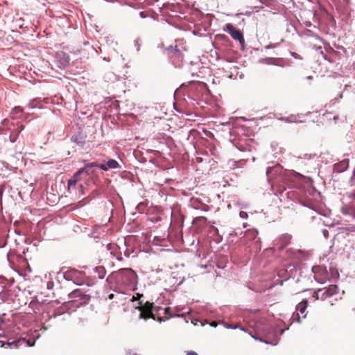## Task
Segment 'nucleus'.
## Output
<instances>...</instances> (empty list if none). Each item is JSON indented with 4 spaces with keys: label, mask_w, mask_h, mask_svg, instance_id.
Returning <instances> with one entry per match:
<instances>
[{
    "label": "nucleus",
    "mask_w": 355,
    "mask_h": 355,
    "mask_svg": "<svg viewBox=\"0 0 355 355\" xmlns=\"http://www.w3.org/2000/svg\"><path fill=\"white\" fill-rule=\"evenodd\" d=\"M137 274L130 268H122L113 272L107 278L110 284L115 283L120 289L134 290L137 285Z\"/></svg>",
    "instance_id": "f257e3e1"
},
{
    "label": "nucleus",
    "mask_w": 355,
    "mask_h": 355,
    "mask_svg": "<svg viewBox=\"0 0 355 355\" xmlns=\"http://www.w3.org/2000/svg\"><path fill=\"white\" fill-rule=\"evenodd\" d=\"M94 167L98 168L103 171H107L110 169H116L121 168V166L120 164L115 159H109L107 161L104 162L101 164H98L96 162H92L86 164L84 167L80 168L73 177L69 180L68 181V189H69L71 187H75L77 182L80 180V177L81 175H89L94 173V170L92 169Z\"/></svg>",
    "instance_id": "f03ea898"
},
{
    "label": "nucleus",
    "mask_w": 355,
    "mask_h": 355,
    "mask_svg": "<svg viewBox=\"0 0 355 355\" xmlns=\"http://www.w3.org/2000/svg\"><path fill=\"white\" fill-rule=\"evenodd\" d=\"M139 318L141 319L146 320L150 318L155 319L153 312H158L159 310H162V308L155 306L153 303L150 302H146L144 305H142V302L139 301ZM163 311L164 314L166 315L165 320H168L173 317L184 318L189 313V310H188L182 312V313H173V311L170 307H166Z\"/></svg>",
    "instance_id": "7ed1b4c3"
},
{
    "label": "nucleus",
    "mask_w": 355,
    "mask_h": 355,
    "mask_svg": "<svg viewBox=\"0 0 355 355\" xmlns=\"http://www.w3.org/2000/svg\"><path fill=\"white\" fill-rule=\"evenodd\" d=\"M249 334L255 340H259L266 344L275 345L278 337L277 331L271 329L267 324H257L255 329Z\"/></svg>",
    "instance_id": "20e7f679"
},
{
    "label": "nucleus",
    "mask_w": 355,
    "mask_h": 355,
    "mask_svg": "<svg viewBox=\"0 0 355 355\" xmlns=\"http://www.w3.org/2000/svg\"><path fill=\"white\" fill-rule=\"evenodd\" d=\"M63 275L67 281H71L77 285L86 284L91 286L94 284L93 279L87 277L84 271L76 268H69L63 272Z\"/></svg>",
    "instance_id": "39448f33"
},
{
    "label": "nucleus",
    "mask_w": 355,
    "mask_h": 355,
    "mask_svg": "<svg viewBox=\"0 0 355 355\" xmlns=\"http://www.w3.org/2000/svg\"><path fill=\"white\" fill-rule=\"evenodd\" d=\"M2 125V128L0 127V133L3 135L9 134V139L12 143L17 141L19 133L24 128V126L20 122H14L8 119L4 120Z\"/></svg>",
    "instance_id": "423d86ee"
},
{
    "label": "nucleus",
    "mask_w": 355,
    "mask_h": 355,
    "mask_svg": "<svg viewBox=\"0 0 355 355\" xmlns=\"http://www.w3.org/2000/svg\"><path fill=\"white\" fill-rule=\"evenodd\" d=\"M169 58L175 67H181L184 63V55L180 49L171 46L168 48Z\"/></svg>",
    "instance_id": "0eeeda50"
},
{
    "label": "nucleus",
    "mask_w": 355,
    "mask_h": 355,
    "mask_svg": "<svg viewBox=\"0 0 355 355\" xmlns=\"http://www.w3.org/2000/svg\"><path fill=\"white\" fill-rule=\"evenodd\" d=\"M308 304V300H303L296 306L295 312L293 314L292 316L293 322L297 321L300 322L302 318H306L308 313L306 311Z\"/></svg>",
    "instance_id": "6e6552de"
},
{
    "label": "nucleus",
    "mask_w": 355,
    "mask_h": 355,
    "mask_svg": "<svg viewBox=\"0 0 355 355\" xmlns=\"http://www.w3.org/2000/svg\"><path fill=\"white\" fill-rule=\"evenodd\" d=\"M336 289L337 286L334 285H331L329 288L324 287L317 288V291L312 293V298L314 297L315 300L321 299L324 300L327 297L334 295L336 293Z\"/></svg>",
    "instance_id": "1a4fd4ad"
},
{
    "label": "nucleus",
    "mask_w": 355,
    "mask_h": 355,
    "mask_svg": "<svg viewBox=\"0 0 355 355\" xmlns=\"http://www.w3.org/2000/svg\"><path fill=\"white\" fill-rule=\"evenodd\" d=\"M225 31L228 32L234 40H238L241 45L244 44L245 40L242 33L236 29L233 24L230 23L227 24L225 25Z\"/></svg>",
    "instance_id": "9d476101"
},
{
    "label": "nucleus",
    "mask_w": 355,
    "mask_h": 355,
    "mask_svg": "<svg viewBox=\"0 0 355 355\" xmlns=\"http://www.w3.org/2000/svg\"><path fill=\"white\" fill-rule=\"evenodd\" d=\"M55 62L59 68L64 69L69 64L70 58L69 55L64 51H59L56 53Z\"/></svg>",
    "instance_id": "9b49d317"
},
{
    "label": "nucleus",
    "mask_w": 355,
    "mask_h": 355,
    "mask_svg": "<svg viewBox=\"0 0 355 355\" xmlns=\"http://www.w3.org/2000/svg\"><path fill=\"white\" fill-rule=\"evenodd\" d=\"M69 297V298L73 299L74 301H76V299L80 300V304L87 303L90 299V296L89 295L84 293L80 289H76L70 293Z\"/></svg>",
    "instance_id": "f8f14e48"
},
{
    "label": "nucleus",
    "mask_w": 355,
    "mask_h": 355,
    "mask_svg": "<svg viewBox=\"0 0 355 355\" xmlns=\"http://www.w3.org/2000/svg\"><path fill=\"white\" fill-rule=\"evenodd\" d=\"M292 236L289 234H284L279 236L277 244L280 250L284 249L291 241Z\"/></svg>",
    "instance_id": "ddd939ff"
},
{
    "label": "nucleus",
    "mask_w": 355,
    "mask_h": 355,
    "mask_svg": "<svg viewBox=\"0 0 355 355\" xmlns=\"http://www.w3.org/2000/svg\"><path fill=\"white\" fill-rule=\"evenodd\" d=\"M313 53L314 56H318V60H319L320 58L323 60H327L326 54L322 51L321 46H316L315 45L312 46V54Z\"/></svg>",
    "instance_id": "4468645a"
},
{
    "label": "nucleus",
    "mask_w": 355,
    "mask_h": 355,
    "mask_svg": "<svg viewBox=\"0 0 355 355\" xmlns=\"http://www.w3.org/2000/svg\"><path fill=\"white\" fill-rule=\"evenodd\" d=\"M304 117V115L303 114L291 115L285 118L284 120L288 122L302 123L305 121L302 119Z\"/></svg>",
    "instance_id": "2eb2a0df"
},
{
    "label": "nucleus",
    "mask_w": 355,
    "mask_h": 355,
    "mask_svg": "<svg viewBox=\"0 0 355 355\" xmlns=\"http://www.w3.org/2000/svg\"><path fill=\"white\" fill-rule=\"evenodd\" d=\"M299 202L302 205L311 208V200L306 193L300 196Z\"/></svg>",
    "instance_id": "dca6fc26"
},
{
    "label": "nucleus",
    "mask_w": 355,
    "mask_h": 355,
    "mask_svg": "<svg viewBox=\"0 0 355 355\" xmlns=\"http://www.w3.org/2000/svg\"><path fill=\"white\" fill-rule=\"evenodd\" d=\"M94 271L96 274H97L98 277L101 279H103L106 275V270H105V267L102 266L96 267L94 269Z\"/></svg>",
    "instance_id": "f3484780"
},
{
    "label": "nucleus",
    "mask_w": 355,
    "mask_h": 355,
    "mask_svg": "<svg viewBox=\"0 0 355 355\" xmlns=\"http://www.w3.org/2000/svg\"><path fill=\"white\" fill-rule=\"evenodd\" d=\"M41 102L42 100L40 98H34L28 104L27 107L28 109H34L36 107L41 108Z\"/></svg>",
    "instance_id": "a211bd4d"
},
{
    "label": "nucleus",
    "mask_w": 355,
    "mask_h": 355,
    "mask_svg": "<svg viewBox=\"0 0 355 355\" xmlns=\"http://www.w3.org/2000/svg\"><path fill=\"white\" fill-rule=\"evenodd\" d=\"M71 141L79 146H82L84 144V141L81 138H79L78 136H73L71 137Z\"/></svg>",
    "instance_id": "6ab92c4d"
},
{
    "label": "nucleus",
    "mask_w": 355,
    "mask_h": 355,
    "mask_svg": "<svg viewBox=\"0 0 355 355\" xmlns=\"http://www.w3.org/2000/svg\"><path fill=\"white\" fill-rule=\"evenodd\" d=\"M187 309L185 306H177L173 311V313H182L181 312L184 310Z\"/></svg>",
    "instance_id": "aec40b11"
},
{
    "label": "nucleus",
    "mask_w": 355,
    "mask_h": 355,
    "mask_svg": "<svg viewBox=\"0 0 355 355\" xmlns=\"http://www.w3.org/2000/svg\"><path fill=\"white\" fill-rule=\"evenodd\" d=\"M135 43H136V45L138 46L137 47V50H139V46L141 44V40L140 38H137L136 40H135Z\"/></svg>",
    "instance_id": "412c9836"
},
{
    "label": "nucleus",
    "mask_w": 355,
    "mask_h": 355,
    "mask_svg": "<svg viewBox=\"0 0 355 355\" xmlns=\"http://www.w3.org/2000/svg\"><path fill=\"white\" fill-rule=\"evenodd\" d=\"M239 215L242 218H246L248 217V214L243 211L240 212Z\"/></svg>",
    "instance_id": "4be33fe9"
},
{
    "label": "nucleus",
    "mask_w": 355,
    "mask_h": 355,
    "mask_svg": "<svg viewBox=\"0 0 355 355\" xmlns=\"http://www.w3.org/2000/svg\"><path fill=\"white\" fill-rule=\"evenodd\" d=\"M291 55H292L293 58H296V59H300V55H299L297 53H295V52H291Z\"/></svg>",
    "instance_id": "5701e85b"
},
{
    "label": "nucleus",
    "mask_w": 355,
    "mask_h": 355,
    "mask_svg": "<svg viewBox=\"0 0 355 355\" xmlns=\"http://www.w3.org/2000/svg\"><path fill=\"white\" fill-rule=\"evenodd\" d=\"M269 328L271 329H274V330L277 331V334H278V337H277V341L279 338V336H280V334H279L280 330H279L278 329L272 328L270 327H269ZM282 333H283V331H281V334Z\"/></svg>",
    "instance_id": "b1692460"
},
{
    "label": "nucleus",
    "mask_w": 355,
    "mask_h": 355,
    "mask_svg": "<svg viewBox=\"0 0 355 355\" xmlns=\"http://www.w3.org/2000/svg\"><path fill=\"white\" fill-rule=\"evenodd\" d=\"M209 324L212 327H216L218 325V322L213 321V322H210Z\"/></svg>",
    "instance_id": "393cba45"
},
{
    "label": "nucleus",
    "mask_w": 355,
    "mask_h": 355,
    "mask_svg": "<svg viewBox=\"0 0 355 355\" xmlns=\"http://www.w3.org/2000/svg\"><path fill=\"white\" fill-rule=\"evenodd\" d=\"M187 355H198L196 352L189 351L187 353Z\"/></svg>",
    "instance_id": "a878e982"
},
{
    "label": "nucleus",
    "mask_w": 355,
    "mask_h": 355,
    "mask_svg": "<svg viewBox=\"0 0 355 355\" xmlns=\"http://www.w3.org/2000/svg\"><path fill=\"white\" fill-rule=\"evenodd\" d=\"M15 110L16 111L17 113H19V112H22V109L20 107H15Z\"/></svg>",
    "instance_id": "bb28decb"
},
{
    "label": "nucleus",
    "mask_w": 355,
    "mask_h": 355,
    "mask_svg": "<svg viewBox=\"0 0 355 355\" xmlns=\"http://www.w3.org/2000/svg\"><path fill=\"white\" fill-rule=\"evenodd\" d=\"M322 233H323V234H324V237H326V238H327V237L328 236V234H329V232H328V231H327V230H322Z\"/></svg>",
    "instance_id": "cd10ccee"
},
{
    "label": "nucleus",
    "mask_w": 355,
    "mask_h": 355,
    "mask_svg": "<svg viewBox=\"0 0 355 355\" xmlns=\"http://www.w3.org/2000/svg\"><path fill=\"white\" fill-rule=\"evenodd\" d=\"M314 278H315V280L316 282H319V283H321V284H322V283H323V280H319V279H318V278H317L315 276H314ZM326 279V277H324L322 279Z\"/></svg>",
    "instance_id": "c85d7f7f"
},
{
    "label": "nucleus",
    "mask_w": 355,
    "mask_h": 355,
    "mask_svg": "<svg viewBox=\"0 0 355 355\" xmlns=\"http://www.w3.org/2000/svg\"><path fill=\"white\" fill-rule=\"evenodd\" d=\"M318 270V267L313 266L312 267L311 271L313 273H315Z\"/></svg>",
    "instance_id": "c756f323"
},
{
    "label": "nucleus",
    "mask_w": 355,
    "mask_h": 355,
    "mask_svg": "<svg viewBox=\"0 0 355 355\" xmlns=\"http://www.w3.org/2000/svg\"><path fill=\"white\" fill-rule=\"evenodd\" d=\"M128 355H140V354L135 353V352H129L128 353Z\"/></svg>",
    "instance_id": "7c9ffc66"
},
{
    "label": "nucleus",
    "mask_w": 355,
    "mask_h": 355,
    "mask_svg": "<svg viewBox=\"0 0 355 355\" xmlns=\"http://www.w3.org/2000/svg\"><path fill=\"white\" fill-rule=\"evenodd\" d=\"M225 327H226V328H228V329H229V328H232V329H236V327H232V326H230V325H225Z\"/></svg>",
    "instance_id": "2f4dec72"
},
{
    "label": "nucleus",
    "mask_w": 355,
    "mask_h": 355,
    "mask_svg": "<svg viewBox=\"0 0 355 355\" xmlns=\"http://www.w3.org/2000/svg\"><path fill=\"white\" fill-rule=\"evenodd\" d=\"M113 298H114V294H110V295H109V299L112 300V299H113Z\"/></svg>",
    "instance_id": "473e14b6"
},
{
    "label": "nucleus",
    "mask_w": 355,
    "mask_h": 355,
    "mask_svg": "<svg viewBox=\"0 0 355 355\" xmlns=\"http://www.w3.org/2000/svg\"><path fill=\"white\" fill-rule=\"evenodd\" d=\"M142 205H142L141 203H140L139 205H138V206H137L138 209H140V207H141Z\"/></svg>",
    "instance_id": "72a5a7b5"
},
{
    "label": "nucleus",
    "mask_w": 355,
    "mask_h": 355,
    "mask_svg": "<svg viewBox=\"0 0 355 355\" xmlns=\"http://www.w3.org/2000/svg\"><path fill=\"white\" fill-rule=\"evenodd\" d=\"M313 191H315V189L312 187V193H311V195L313 196Z\"/></svg>",
    "instance_id": "f704fd0d"
},
{
    "label": "nucleus",
    "mask_w": 355,
    "mask_h": 355,
    "mask_svg": "<svg viewBox=\"0 0 355 355\" xmlns=\"http://www.w3.org/2000/svg\"><path fill=\"white\" fill-rule=\"evenodd\" d=\"M137 297H142V296H143L142 295H139V294H137Z\"/></svg>",
    "instance_id": "c9c22d12"
},
{
    "label": "nucleus",
    "mask_w": 355,
    "mask_h": 355,
    "mask_svg": "<svg viewBox=\"0 0 355 355\" xmlns=\"http://www.w3.org/2000/svg\"><path fill=\"white\" fill-rule=\"evenodd\" d=\"M12 344V343H9V342H8V343H7V345H9V346H10V345H11Z\"/></svg>",
    "instance_id": "e433bc0d"
},
{
    "label": "nucleus",
    "mask_w": 355,
    "mask_h": 355,
    "mask_svg": "<svg viewBox=\"0 0 355 355\" xmlns=\"http://www.w3.org/2000/svg\"><path fill=\"white\" fill-rule=\"evenodd\" d=\"M306 78L309 80L311 79V76H307Z\"/></svg>",
    "instance_id": "4c0bfd02"
},
{
    "label": "nucleus",
    "mask_w": 355,
    "mask_h": 355,
    "mask_svg": "<svg viewBox=\"0 0 355 355\" xmlns=\"http://www.w3.org/2000/svg\"><path fill=\"white\" fill-rule=\"evenodd\" d=\"M104 60H105L107 61H110V59H106L105 58H104Z\"/></svg>",
    "instance_id": "58836bf2"
},
{
    "label": "nucleus",
    "mask_w": 355,
    "mask_h": 355,
    "mask_svg": "<svg viewBox=\"0 0 355 355\" xmlns=\"http://www.w3.org/2000/svg\"><path fill=\"white\" fill-rule=\"evenodd\" d=\"M2 344L1 345V347H3L4 345V343L3 342H1Z\"/></svg>",
    "instance_id": "ea45409f"
},
{
    "label": "nucleus",
    "mask_w": 355,
    "mask_h": 355,
    "mask_svg": "<svg viewBox=\"0 0 355 355\" xmlns=\"http://www.w3.org/2000/svg\"><path fill=\"white\" fill-rule=\"evenodd\" d=\"M342 98V94H340V95L339 96V98Z\"/></svg>",
    "instance_id": "a19ab883"
},
{
    "label": "nucleus",
    "mask_w": 355,
    "mask_h": 355,
    "mask_svg": "<svg viewBox=\"0 0 355 355\" xmlns=\"http://www.w3.org/2000/svg\"><path fill=\"white\" fill-rule=\"evenodd\" d=\"M260 1H261V3H263V0H260Z\"/></svg>",
    "instance_id": "79ce46f5"
}]
</instances>
